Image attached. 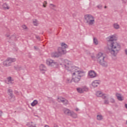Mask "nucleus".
I'll return each instance as SVG.
<instances>
[{"label":"nucleus","instance_id":"20e7f679","mask_svg":"<svg viewBox=\"0 0 127 127\" xmlns=\"http://www.w3.org/2000/svg\"><path fill=\"white\" fill-rule=\"evenodd\" d=\"M84 19H85L87 24L91 26L95 24V17L91 14H86L84 15Z\"/></svg>","mask_w":127,"mask_h":127},{"label":"nucleus","instance_id":"de8ad7c7","mask_svg":"<svg viewBox=\"0 0 127 127\" xmlns=\"http://www.w3.org/2000/svg\"><path fill=\"white\" fill-rule=\"evenodd\" d=\"M104 8H107V6H105Z\"/></svg>","mask_w":127,"mask_h":127},{"label":"nucleus","instance_id":"f8f14e48","mask_svg":"<svg viewBox=\"0 0 127 127\" xmlns=\"http://www.w3.org/2000/svg\"><path fill=\"white\" fill-rule=\"evenodd\" d=\"M62 56L61 54L59 53V52H56V53H53L52 54V57H54V58H58Z\"/></svg>","mask_w":127,"mask_h":127},{"label":"nucleus","instance_id":"f704fd0d","mask_svg":"<svg viewBox=\"0 0 127 127\" xmlns=\"http://www.w3.org/2000/svg\"><path fill=\"white\" fill-rule=\"evenodd\" d=\"M22 28H23V29H26V28H27V27H26V25H23V26H22Z\"/></svg>","mask_w":127,"mask_h":127},{"label":"nucleus","instance_id":"4be33fe9","mask_svg":"<svg viewBox=\"0 0 127 127\" xmlns=\"http://www.w3.org/2000/svg\"><path fill=\"white\" fill-rule=\"evenodd\" d=\"M97 97H103V93L101 91H97L96 93Z\"/></svg>","mask_w":127,"mask_h":127},{"label":"nucleus","instance_id":"6ab92c4d","mask_svg":"<svg viewBox=\"0 0 127 127\" xmlns=\"http://www.w3.org/2000/svg\"><path fill=\"white\" fill-rule=\"evenodd\" d=\"M97 121H102V120H104V116L102 115H98L97 116Z\"/></svg>","mask_w":127,"mask_h":127},{"label":"nucleus","instance_id":"aec40b11","mask_svg":"<svg viewBox=\"0 0 127 127\" xmlns=\"http://www.w3.org/2000/svg\"><path fill=\"white\" fill-rule=\"evenodd\" d=\"M38 104V101L36 100H34V101L31 104V106L32 107H34L35 106H36Z\"/></svg>","mask_w":127,"mask_h":127},{"label":"nucleus","instance_id":"9d476101","mask_svg":"<svg viewBox=\"0 0 127 127\" xmlns=\"http://www.w3.org/2000/svg\"><path fill=\"white\" fill-rule=\"evenodd\" d=\"M88 75L90 78H95L97 76V73L94 70H91L89 72Z\"/></svg>","mask_w":127,"mask_h":127},{"label":"nucleus","instance_id":"393cba45","mask_svg":"<svg viewBox=\"0 0 127 127\" xmlns=\"http://www.w3.org/2000/svg\"><path fill=\"white\" fill-rule=\"evenodd\" d=\"M93 43L95 44V45H98L99 42H98V40L96 39V38H93Z\"/></svg>","mask_w":127,"mask_h":127},{"label":"nucleus","instance_id":"09e8293b","mask_svg":"<svg viewBox=\"0 0 127 127\" xmlns=\"http://www.w3.org/2000/svg\"><path fill=\"white\" fill-rule=\"evenodd\" d=\"M94 57L92 56V58H94Z\"/></svg>","mask_w":127,"mask_h":127},{"label":"nucleus","instance_id":"2eb2a0df","mask_svg":"<svg viewBox=\"0 0 127 127\" xmlns=\"http://www.w3.org/2000/svg\"><path fill=\"white\" fill-rule=\"evenodd\" d=\"M27 126L29 127H36V124H33L32 122L28 123Z\"/></svg>","mask_w":127,"mask_h":127},{"label":"nucleus","instance_id":"473e14b6","mask_svg":"<svg viewBox=\"0 0 127 127\" xmlns=\"http://www.w3.org/2000/svg\"><path fill=\"white\" fill-rule=\"evenodd\" d=\"M110 102L111 103H112L113 104H114V103H115V99H114L113 98H111L110 99Z\"/></svg>","mask_w":127,"mask_h":127},{"label":"nucleus","instance_id":"bb28decb","mask_svg":"<svg viewBox=\"0 0 127 127\" xmlns=\"http://www.w3.org/2000/svg\"><path fill=\"white\" fill-rule=\"evenodd\" d=\"M15 68L16 69V70H18V71L22 69V67H21V66H19V65L16 66V67H15Z\"/></svg>","mask_w":127,"mask_h":127},{"label":"nucleus","instance_id":"423d86ee","mask_svg":"<svg viewBox=\"0 0 127 127\" xmlns=\"http://www.w3.org/2000/svg\"><path fill=\"white\" fill-rule=\"evenodd\" d=\"M16 61V59L15 58H8L3 62V65L6 67H8L11 65V63L15 62Z\"/></svg>","mask_w":127,"mask_h":127},{"label":"nucleus","instance_id":"1a4fd4ad","mask_svg":"<svg viewBox=\"0 0 127 127\" xmlns=\"http://www.w3.org/2000/svg\"><path fill=\"white\" fill-rule=\"evenodd\" d=\"M5 36H6L7 38H9V39H11V40L15 41L16 40V37H15V34H13L12 36H10L9 33H7Z\"/></svg>","mask_w":127,"mask_h":127},{"label":"nucleus","instance_id":"a19ab883","mask_svg":"<svg viewBox=\"0 0 127 127\" xmlns=\"http://www.w3.org/2000/svg\"><path fill=\"white\" fill-rule=\"evenodd\" d=\"M2 114V111L1 110L0 111V117H1V115Z\"/></svg>","mask_w":127,"mask_h":127},{"label":"nucleus","instance_id":"f257e3e1","mask_svg":"<svg viewBox=\"0 0 127 127\" xmlns=\"http://www.w3.org/2000/svg\"><path fill=\"white\" fill-rule=\"evenodd\" d=\"M64 67L67 70L70 71L72 75V81L74 83H79L82 79V77L85 76V71L79 67H77L72 65V62L65 60L64 61Z\"/></svg>","mask_w":127,"mask_h":127},{"label":"nucleus","instance_id":"7c9ffc66","mask_svg":"<svg viewBox=\"0 0 127 127\" xmlns=\"http://www.w3.org/2000/svg\"><path fill=\"white\" fill-rule=\"evenodd\" d=\"M97 7H98V8H99V9H102V8H103V5L99 4L97 6Z\"/></svg>","mask_w":127,"mask_h":127},{"label":"nucleus","instance_id":"c9c22d12","mask_svg":"<svg viewBox=\"0 0 127 127\" xmlns=\"http://www.w3.org/2000/svg\"><path fill=\"white\" fill-rule=\"evenodd\" d=\"M8 93H9V94L12 93V90H11V89H8Z\"/></svg>","mask_w":127,"mask_h":127},{"label":"nucleus","instance_id":"e433bc0d","mask_svg":"<svg viewBox=\"0 0 127 127\" xmlns=\"http://www.w3.org/2000/svg\"><path fill=\"white\" fill-rule=\"evenodd\" d=\"M12 93H9V96L10 97V99H12Z\"/></svg>","mask_w":127,"mask_h":127},{"label":"nucleus","instance_id":"2f4dec72","mask_svg":"<svg viewBox=\"0 0 127 127\" xmlns=\"http://www.w3.org/2000/svg\"><path fill=\"white\" fill-rule=\"evenodd\" d=\"M45 4H47V2L46 1H45L43 3V6L44 7H46V5H45Z\"/></svg>","mask_w":127,"mask_h":127},{"label":"nucleus","instance_id":"37998d69","mask_svg":"<svg viewBox=\"0 0 127 127\" xmlns=\"http://www.w3.org/2000/svg\"><path fill=\"white\" fill-rule=\"evenodd\" d=\"M122 1H123V2H124L125 3H126L127 2V0H122Z\"/></svg>","mask_w":127,"mask_h":127},{"label":"nucleus","instance_id":"b1692460","mask_svg":"<svg viewBox=\"0 0 127 127\" xmlns=\"http://www.w3.org/2000/svg\"><path fill=\"white\" fill-rule=\"evenodd\" d=\"M77 91L78 93H80V94H82V93H83L82 88H77Z\"/></svg>","mask_w":127,"mask_h":127},{"label":"nucleus","instance_id":"c756f323","mask_svg":"<svg viewBox=\"0 0 127 127\" xmlns=\"http://www.w3.org/2000/svg\"><path fill=\"white\" fill-rule=\"evenodd\" d=\"M66 81L67 83H72V81H73V80H72V79H70L69 78H67Z\"/></svg>","mask_w":127,"mask_h":127},{"label":"nucleus","instance_id":"4c0bfd02","mask_svg":"<svg viewBox=\"0 0 127 127\" xmlns=\"http://www.w3.org/2000/svg\"><path fill=\"white\" fill-rule=\"evenodd\" d=\"M34 48L35 50H38V47H37L36 46H34Z\"/></svg>","mask_w":127,"mask_h":127},{"label":"nucleus","instance_id":"412c9836","mask_svg":"<svg viewBox=\"0 0 127 127\" xmlns=\"http://www.w3.org/2000/svg\"><path fill=\"white\" fill-rule=\"evenodd\" d=\"M113 27L115 29H119L120 28V25L116 23L113 24Z\"/></svg>","mask_w":127,"mask_h":127},{"label":"nucleus","instance_id":"ea45409f","mask_svg":"<svg viewBox=\"0 0 127 127\" xmlns=\"http://www.w3.org/2000/svg\"><path fill=\"white\" fill-rule=\"evenodd\" d=\"M36 38H37V39L38 40H40V37H39V36H36Z\"/></svg>","mask_w":127,"mask_h":127},{"label":"nucleus","instance_id":"5701e85b","mask_svg":"<svg viewBox=\"0 0 127 127\" xmlns=\"http://www.w3.org/2000/svg\"><path fill=\"white\" fill-rule=\"evenodd\" d=\"M37 20L36 19H33V23L35 26H37L38 23Z\"/></svg>","mask_w":127,"mask_h":127},{"label":"nucleus","instance_id":"4468645a","mask_svg":"<svg viewBox=\"0 0 127 127\" xmlns=\"http://www.w3.org/2000/svg\"><path fill=\"white\" fill-rule=\"evenodd\" d=\"M40 70L41 71H47V68H46V66H45V65L44 64H41L40 65Z\"/></svg>","mask_w":127,"mask_h":127},{"label":"nucleus","instance_id":"f3484780","mask_svg":"<svg viewBox=\"0 0 127 127\" xmlns=\"http://www.w3.org/2000/svg\"><path fill=\"white\" fill-rule=\"evenodd\" d=\"M2 8L3 9L6 10V9H9V6H8V5L6 4V3H4L2 5Z\"/></svg>","mask_w":127,"mask_h":127},{"label":"nucleus","instance_id":"9b49d317","mask_svg":"<svg viewBox=\"0 0 127 127\" xmlns=\"http://www.w3.org/2000/svg\"><path fill=\"white\" fill-rule=\"evenodd\" d=\"M63 112L65 115H66L67 116H70L71 115V111L67 108H64L63 109Z\"/></svg>","mask_w":127,"mask_h":127},{"label":"nucleus","instance_id":"c85d7f7f","mask_svg":"<svg viewBox=\"0 0 127 127\" xmlns=\"http://www.w3.org/2000/svg\"><path fill=\"white\" fill-rule=\"evenodd\" d=\"M82 91L84 93V92H87L88 91V88L87 87H83L82 88Z\"/></svg>","mask_w":127,"mask_h":127},{"label":"nucleus","instance_id":"a878e982","mask_svg":"<svg viewBox=\"0 0 127 127\" xmlns=\"http://www.w3.org/2000/svg\"><path fill=\"white\" fill-rule=\"evenodd\" d=\"M50 8H51V9H54V8H55V7H56V5H55L52 3H51V4H50Z\"/></svg>","mask_w":127,"mask_h":127},{"label":"nucleus","instance_id":"0eeeda50","mask_svg":"<svg viewBox=\"0 0 127 127\" xmlns=\"http://www.w3.org/2000/svg\"><path fill=\"white\" fill-rule=\"evenodd\" d=\"M46 64L48 66L53 67L54 68L57 67V65H58V63L54 62V61L50 59H48L46 60Z\"/></svg>","mask_w":127,"mask_h":127},{"label":"nucleus","instance_id":"cd10ccee","mask_svg":"<svg viewBox=\"0 0 127 127\" xmlns=\"http://www.w3.org/2000/svg\"><path fill=\"white\" fill-rule=\"evenodd\" d=\"M8 82L9 83H11V81H12V79H11V77L9 76V77L7 78Z\"/></svg>","mask_w":127,"mask_h":127},{"label":"nucleus","instance_id":"ddd939ff","mask_svg":"<svg viewBox=\"0 0 127 127\" xmlns=\"http://www.w3.org/2000/svg\"><path fill=\"white\" fill-rule=\"evenodd\" d=\"M100 84V82L98 80H94L92 83V86L94 87V88L96 87H98L99 85Z\"/></svg>","mask_w":127,"mask_h":127},{"label":"nucleus","instance_id":"39448f33","mask_svg":"<svg viewBox=\"0 0 127 127\" xmlns=\"http://www.w3.org/2000/svg\"><path fill=\"white\" fill-rule=\"evenodd\" d=\"M61 46L62 47L58 48V51L59 54L62 56V55H64V54H66V48H68V45L64 43H62Z\"/></svg>","mask_w":127,"mask_h":127},{"label":"nucleus","instance_id":"c03bdc74","mask_svg":"<svg viewBox=\"0 0 127 127\" xmlns=\"http://www.w3.org/2000/svg\"><path fill=\"white\" fill-rule=\"evenodd\" d=\"M75 111H76V112H78V111H79V109L76 108V109H75Z\"/></svg>","mask_w":127,"mask_h":127},{"label":"nucleus","instance_id":"79ce46f5","mask_svg":"<svg viewBox=\"0 0 127 127\" xmlns=\"http://www.w3.org/2000/svg\"><path fill=\"white\" fill-rule=\"evenodd\" d=\"M106 98V97L104 95V94L102 96V99H105Z\"/></svg>","mask_w":127,"mask_h":127},{"label":"nucleus","instance_id":"f03ea898","mask_svg":"<svg viewBox=\"0 0 127 127\" xmlns=\"http://www.w3.org/2000/svg\"><path fill=\"white\" fill-rule=\"evenodd\" d=\"M116 36L115 35H111L107 38V44L110 49H109V52L112 55L116 56L118 54V52L121 50V45L117 42H115Z\"/></svg>","mask_w":127,"mask_h":127},{"label":"nucleus","instance_id":"72a5a7b5","mask_svg":"<svg viewBox=\"0 0 127 127\" xmlns=\"http://www.w3.org/2000/svg\"><path fill=\"white\" fill-rule=\"evenodd\" d=\"M104 104H105V105H108V104H109V100H104Z\"/></svg>","mask_w":127,"mask_h":127},{"label":"nucleus","instance_id":"dca6fc26","mask_svg":"<svg viewBox=\"0 0 127 127\" xmlns=\"http://www.w3.org/2000/svg\"><path fill=\"white\" fill-rule=\"evenodd\" d=\"M116 97H117L118 100H119V101H123V97H122V95L121 94L119 93H116Z\"/></svg>","mask_w":127,"mask_h":127},{"label":"nucleus","instance_id":"58836bf2","mask_svg":"<svg viewBox=\"0 0 127 127\" xmlns=\"http://www.w3.org/2000/svg\"><path fill=\"white\" fill-rule=\"evenodd\" d=\"M47 98L48 99H50L51 101H52V102H54V100H53V98H52V97H47Z\"/></svg>","mask_w":127,"mask_h":127},{"label":"nucleus","instance_id":"a211bd4d","mask_svg":"<svg viewBox=\"0 0 127 127\" xmlns=\"http://www.w3.org/2000/svg\"><path fill=\"white\" fill-rule=\"evenodd\" d=\"M69 116H70V117H71L73 119H76L77 115V114L74 113L73 112H71Z\"/></svg>","mask_w":127,"mask_h":127},{"label":"nucleus","instance_id":"6e6552de","mask_svg":"<svg viewBox=\"0 0 127 127\" xmlns=\"http://www.w3.org/2000/svg\"><path fill=\"white\" fill-rule=\"evenodd\" d=\"M58 101L59 103H63L64 104V105H68V100L67 99L62 97H60L58 98Z\"/></svg>","mask_w":127,"mask_h":127},{"label":"nucleus","instance_id":"49530a36","mask_svg":"<svg viewBox=\"0 0 127 127\" xmlns=\"http://www.w3.org/2000/svg\"><path fill=\"white\" fill-rule=\"evenodd\" d=\"M125 108L127 109V104H125Z\"/></svg>","mask_w":127,"mask_h":127},{"label":"nucleus","instance_id":"7ed1b4c3","mask_svg":"<svg viewBox=\"0 0 127 127\" xmlns=\"http://www.w3.org/2000/svg\"><path fill=\"white\" fill-rule=\"evenodd\" d=\"M96 59L97 60V62L102 66L105 68L108 67V62L106 60V58L104 56V54L100 52L96 56Z\"/></svg>","mask_w":127,"mask_h":127},{"label":"nucleus","instance_id":"a18cd8bd","mask_svg":"<svg viewBox=\"0 0 127 127\" xmlns=\"http://www.w3.org/2000/svg\"><path fill=\"white\" fill-rule=\"evenodd\" d=\"M125 53H126V55H127V50H125Z\"/></svg>","mask_w":127,"mask_h":127}]
</instances>
